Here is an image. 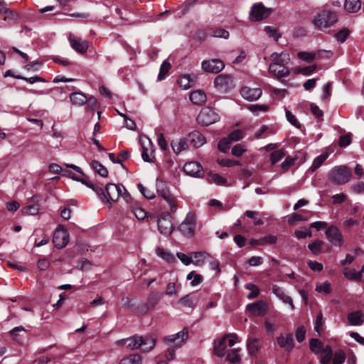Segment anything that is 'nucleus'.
<instances>
[{
    "label": "nucleus",
    "instance_id": "1",
    "mask_svg": "<svg viewBox=\"0 0 364 364\" xmlns=\"http://www.w3.org/2000/svg\"><path fill=\"white\" fill-rule=\"evenodd\" d=\"M271 63L268 68V72L272 76L280 80L290 75V70L287 67L291 58L287 52H274L269 55Z\"/></svg>",
    "mask_w": 364,
    "mask_h": 364
},
{
    "label": "nucleus",
    "instance_id": "2",
    "mask_svg": "<svg viewBox=\"0 0 364 364\" xmlns=\"http://www.w3.org/2000/svg\"><path fill=\"white\" fill-rule=\"evenodd\" d=\"M338 21L336 11L332 9H323L317 13L312 20L314 26L320 31L333 26Z\"/></svg>",
    "mask_w": 364,
    "mask_h": 364
},
{
    "label": "nucleus",
    "instance_id": "3",
    "mask_svg": "<svg viewBox=\"0 0 364 364\" xmlns=\"http://www.w3.org/2000/svg\"><path fill=\"white\" fill-rule=\"evenodd\" d=\"M188 338V331L185 328L176 334L170 335L164 338L165 341L169 344H173L168 348L165 355L168 360H171L175 358L176 349L180 348Z\"/></svg>",
    "mask_w": 364,
    "mask_h": 364
},
{
    "label": "nucleus",
    "instance_id": "4",
    "mask_svg": "<svg viewBox=\"0 0 364 364\" xmlns=\"http://www.w3.org/2000/svg\"><path fill=\"white\" fill-rule=\"evenodd\" d=\"M351 178V171L346 166L333 167L328 173V179L336 185H342L348 183Z\"/></svg>",
    "mask_w": 364,
    "mask_h": 364
},
{
    "label": "nucleus",
    "instance_id": "5",
    "mask_svg": "<svg viewBox=\"0 0 364 364\" xmlns=\"http://www.w3.org/2000/svg\"><path fill=\"white\" fill-rule=\"evenodd\" d=\"M226 341L229 347L233 346L238 342V336L235 333L226 334L223 338L218 339L214 341L213 352L214 354L219 357L223 358L226 353Z\"/></svg>",
    "mask_w": 364,
    "mask_h": 364
},
{
    "label": "nucleus",
    "instance_id": "6",
    "mask_svg": "<svg viewBox=\"0 0 364 364\" xmlns=\"http://www.w3.org/2000/svg\"><path fill=\"white\" fill-rule=\"evenodd\" d=\"M156 190L159 196L162 197L164 200L168 204L170 211L175 213L177 210V203L176 198L170 193L169 190L166 187L163 181L156 180Z\"/></svg>",
    "mask_w": 364,
    "mask_h": 364
},
{
    "label": "nucleus",
    "instance_id": "7",
    "mask_svg": "<svg viewBox=\"0 0 364 364\" xmlns=\"http://www.w3.org/2000/svg\"><path fill=\"white\" fill-rule=\"evenodd\" d=\"M220 116L213 109L204 107L197 117V122L202 126H209L219 121Z\"/></svg>",
    "mask_w": 364,
    "mask_h": 364
},
{
    "label": "nucleus",
    "instance_id": "8",
    "mask_svg": "<svg viewBox=\"0 0 364 364\" xmlns=\"http://www.w3.org/2000/svg\"><path fill=\"white\" fill-rule=\"evenodd\" d=\"M196 225V216L193 213H188L184 220L178 226V230L183 235L191 238L194 235Z\"/></svg>",
    "mask_w": 364,
    "mask_h": 364
},
{
    "label": "nucleus",
    "instance_id": "9",
    "mask_svg": "<svg viewBox=\"0 0 364 364\" xmlns=\"http://www.w3.org/2000/svg\"><path fill=\"white\" fill-rule=\"evenodd\" d=\"M162 296V294L159 292H151L147 297V302L139 306L136 311L140 314H146L149 310L154 309L159 304Z\"/></svg>",
    "mask_w": 364,
    "mask_h": 364
},
{
    "label": "nucleus",
    "instance_id": "10",
    "mask_svg": "<svg viewBox=\"0 0 364 364\" xmlns=\"http://www.w3.org/2000/svg\"><path fill=\"white\" fill-rule=\"evenodd\" d=\"M271 14V9L265 8L262 4H254L250 12V19L252 21H259L267 18Z\"/></svg>",
    "mask_w": 364,
    "mask_h": 364
},
{
    "label": "nucleus",
    "instance_id": "11",
    "mask_svg": "<svg viewBox=\"0 0 364 364\" xmlns=\"http://www.w3.org/2000/svg\"><path fill=\"white\" fill-rule=\"evenodd\" d=\"M69 242V234L67 230L59 226L53 234V242L55 247L61 249L65 247Z\"/></svg>",
    "mask_w": 364,
    "mask_h": 364
},
{
    "label": "nucleus",
    "instance_id": "12",
    "mask_svg": "<svg viewBox=\"0 0 364 364\" xmlns=\"http://www.w3.org/2000/svg\"><path fill=\"white\" fill-rule=\"evenodd\" d=\"M201 67L205 72L216 74L224 69L225 63L219 59H210L203 60Z\"/></svg>",
    "mask_w": 364,
    "mask_h": 364
},
{
    "label": "nucleus",
    "instance_id": "13",
    "mask_svg": "<svg viewBox=\"0 0 364 364\" xmlns=\"http://www.w3.org/2000/svg\"><path fill=\"white\" fill-rule=\"evenodd\" d=\"M327 239L335 246H341L343 242V236L338 228L334 225L329 226L326 230Z\"/></svg>",
    "mask_w": 364,
    "mask_h": 364
},
{
    "label": "nucleus",
    "instance_id": "14",
    "mask_svg": "<svg viewBox=\"0 0 364 364\" xmlns=\"http://www.w3.org/2000/svg\"><path fill=\"white\" fill-rule=\"evenodd\" d=\"M158 229L161 234L168 236L172 232L173 224L169 213H166L158 220Z\"/></svg>",
    "mask_w": 364,
    "mask_h": 364
},
{
    "label": "nucleus",
    "instance_id": "15",
    "mask_svg": "<svg viewBox=\"0 0 364 364\" xmlns=\"http://www.w3.org/2000/svg\"><path fill=\"white\" fill-rule=\"evenodd\" d=\"M183 171L189 176L194 177H202L203 170L201 165L196 161H190L183 166Z\"/></svg>",
    "mask_w": 364,
    "mask_h": 364
},
{
    "label": "nucleus",
    "instance_id": "16",
    "mask_svg": "<svg viewBox=\"0 0 364 364\" xmlns=\"http://www.w3.org/2000/svg\"><path fill=\"white\" fill-rule=\"evenodd\" d=\"M240 94L244 99L248 101H255L262 96V90L259 87H243L240 90Z\"/></svg>",
    "mask_w": 364,
    "mask_h": 364
},
{
    "label": "nucleus",
    "instance_id": "17",
    "mask_svg": "<svg viewBox=\"0 0 364 364\" xmlns=\"http://www.w3.org/2000/svg\"><path fill=\"white\" fill-rule=\"evenodd\" d=\"M69 41L71 47L77 53L85 54L89 47L88 42L78 37H72L70 36Z\"/></svg>",
    "mask_w": 364,
    "mask_h": 364
},
{
    "label": "nucleus",
    "instance_id": "18",
    "mask_svg": "<svg viewBox=\"0 0 364 364\" xmlns=\"http://www.w3.org/2000/svg\"><path fill=\"white\" fill-rule=\"evenodd\" d=\"M247 310L255 316H262L267 311V304L262 301H257L247 306Z\"/></svg>",
    "mask_w": 364,
    "mask_h": 364
},
{
    "label": "nucleus",
    "instance_id": "19",
    "mask_svg": "<svg viewBox=\"0 0 364 364\" xmlns=\"http://www.w3.org/2000/svg\"><path fill=\"white\" fill-rule=\"evenodd\" d=\"M142 337L136 335L117 341V344L125 346L127 349L134 350L141 346Z\"/></svg>",
    "mask_w": 364,
    "mask_h": 364
},
{
    "label": "nucleus",
    "instance_id": "20",
    "mask_svg": "<svg viewBox=\"0 0 364 364\" xmlns=\"http://www.w3.org/2000/svg\"><path fill=\"white\" fill-rule=\"evenodd\" d=\"M124 190V186L122 184L108 183L106 186V193L109 198L112 201H117Z\"/></svg>",
    "mask_w": 364,
    "mask_h": 364
},
{
    "label": "nucleus",
    "instance_id": "21",
    "mask_svg": "<svg viewBox=\"0 0 364 364\" xmlns=\"http://www.w3.org/2000/svg\"><path fill=\"white\" fill-rule=\"evenodd\" d=\"M277 343L280 348H284L287 351H291L294 347L293 335L287 333L286 335L281 334L277 338Z\"/></svg>",
    "mask_w": 364,
    "mask_h": 364
},
{
    "label": "nucleus",
    "instance_id": "22",
    "mask_svg": "<svg viewBox=\"0 0 364 364\" xmlns=\"http://www.w3.org/2000/svg\"><path fill=\"white\" fill-rule=\"evenodd\" d=\"M188 141L195 148H199L205 144V136L198 131H193L186 136Z\"/></svg>",
    "mask_w": 364,
    "mask_h": 364
},
{
    "label": "nucleus",
    "instance_id": "23",
    "mask_svg": "<svg viewBox=\"0 0 364 364\" xmlns=\"http://www.w3.org/2000/svg\"><path fill=\"white\" fill-rule=\"evenodd\" d=\"M272 293L284 304H289L291 309H294L292 299L285 294L282 288L277 285H274L272 287Z\"/></svg>",
    "mask_w": 364,
    "mask_h": 364
},
{
    "label": "nucleus",
    "instance_id": "24",
    "mask_svg": "<svg viewBox=\"0 0 364 364\" xmlns=\"http://www.w3.org/2000/svg\"><path fill=\"white\" fill-rule=\"evenodd\" d=\"M171 146L173 151L176 154H179L182 151L186 150L188 148L187 137L173 140L171 143Z\"/></svg>",
    "mask_w": 364,
    "mask_h": 364
},
{
    "label": "nucleus",
    "instance_id": "25",
    "mask_svg": "<svg viewBox=\"0 0 364 364\" xmlns=\"http://www.w3.org/2000/svg\"><path fill=\"white\" fill-rule=\"evenodd\" d=\"M232 83V78L228 75H219L214 80V85L216 87L220 89H226L230 87Z\"/></svg>",
    "mask_w": 364,
    "mask_h": 364
},
{
    "label": "nucleus",
    "instance_id": "26",
    "mask_svg": "<svg viewBox=\"0 0 364 364\" xmlns=\"http://www.w3.org/2000/svg\"><path fill=\"white\" fill-rule=\"evenodd\" d=\"M348 320L351 326H360L364 323V314L361 311H356L348 314Z\"/></svg>",
    "mask_w": 364,
    "mask_h": 364
},
{
    "label": "nucleus",
    "instance_id": "27",
    "mask_svg": "<svg viewBox=\"0 0 364 364\" xmlns=\"http://www.w3.org/2000/svg\"><path fill=\"white\" fill-rule=\"evenodd\" d=\"M189 98L191 102L197 105H203L207 100L205 93L200 90L191 92Z\"/></svg>",
    "mask_w": 364,
    "mask_h": 364
},
{
    "label": "nucleus",
    "instance_id": "28",
    "mask_svg": "<svg viewBox=\"0 0 364 364\" xmlns=\"http://www.w3.org/2000/svg\"><path fill=\"white\" fill-rule=\"evenodd\" d=\"M240 351V348H226V360L231 364H239L241 361Z\"/></svg>",
    "mask_w": 364,
    "mask_h": 364
},
{
    "label": "nucleus",
    "instance_id": "29",
    "mask_svg": "<svg viewBox=\"0 0 364 364\" xmlns=\"http://www.w3.org/2000/svg\"><path fill=\"white\" fill-rule=\"evenodd\" d=\"M344 8L348 13H356L361 8V2L360 0H346Z\"/></svg>",
    "mask_w": 364,
    "mask_h": 364
},
{
    "label": "nucleus",
    "instance_id": "30",
    "mask_svg": "<svg viewBox=\"0 0 364 364\" xmlns=\"http://www.w3.org/2000/svg\"><path fill=\"white\" fill-rule=\"evenodd\" d=\"M70 99L73 104L77 106L84 105L87 101V97L82 92L71 93Z\"/></svg>",
    "mask_w": 364,
    "mask_h": 364
},
{
    "label": "nucleus",
    "instance_id": "31",
    "mask_svg": "<svg viewBox=\"0 0 364 364\" xmlns=\"http://www.w3.org/2000/svg\"><path fill=\"white\" fill-rule=\"evenodd\" d=\"M156 342V338L154 336L150 335L147 336L145 338L142 337V342L141 345V348L144 351H149L151 350Z\"/></svg>",
    "mask_w": 364,
    "mask_h": 364
},
{
    "label": "nucleus",
    "instance_id": "32",
    "mask_svg": "<svg viewBox=\"0 0 364 364\" xmlns=\"http://www.w3.org/2000/svg\"><path fill=\"white\" fill-rule=\"evenodd\" d=\"M321 353L320 363L328 364L333 358V350L330 346H326Z\"/></svg>",
    "mask_w": 364,
    "mask_h": 364
},
{
    "label": "nucleus",
    "instance_id": "33",
    "mask_svg": "<svg viewBox=\"0 0 364 364\" xmlns=\"http://www.w3.org/2000/svg\"><path fill=\"white\" fill-rule=\"evenodd\" d=\"M343 274L344 277L351 281H361V272H356L354 269L345 268L343 269Z\"/></svg>",
    "mask_w": 364,
    "mask_h": 364
},
{
    "label": "nucleus",
    "instance_id": "34",
    "mask_svg": "<svg viewBox=\"0 0 364 364\" xmlns=\"http://www.w3.org/2000/svg\"><path fill=\"white\" fill-rule=\"evenodd\" d=\"M178 84L182 89L187 90L193 86L194 80L191 75H184L180 77Z\"/></svg>",
    "mask_w": 364,
    "mask_h": 364
},
{
    "label": "nucleus",
    "instance_id": "35",
    "mask_svg": "<svg viewBox=\"0 0 364 364\" xmlns=\"http://www.w3.org/2000/svg\"><path fill=\"white\" fill-rule=\"evenodd\" d=\"M156 254L157 255V256H159V257H161L167 262L171 263L175 261V257L173 255L161 247H157L156 248Z\"/></svg>",
    "mask_w": 364,
    "mask_h": 364
},
{
    "label": "nucleus",
    "instance_id": "36",
    "mask_svg": "<svg viewBox=\"0 0 364 364\" xmlns=\"http://www.w3.org/2000/svg\"><path fill=\"white\" fill-rule=\"evenodd\" d=\"M192 255H193V262L198 266L203 265L205 259L210 257L209 254L205 252H196Z\"/></svg>",
    "mask_w": 364,
    "mask_h": 364
},
{
    "label": "nucleus",
    "instance_id": "37",
    "mask_svg": "<svg viewBox=\"0 0 364 364\" xmlns=\"http://www.w3.org/2000/svg\"><path fill=\"white\" fill-rule=\"evenodd\" d=\"M247 348L250 354H255L259 349V339L256 338H249L247 341Z\"/></svg>",
    "mask_w": 364,
    "mask_h": 364
},
{
    "label": "nucleus",
    "instance_id": "38",
    "mask_svg": "<svg viewBox=\"0 0 364 364\" xmlns=\"http://www.w3.org/2000/svg\"><path fill=\"white\" fill-rule=\"evenodd\" d=\"M171 68V63L167 60H164L160 67L159 73L158 75L157 80L161 81L165 79L166 74L168 73Z\"/></svg>",
    "mask_w": 364,
    "mask_h": 364
},
{
    "label": "nucleus",
    "instance_id": "39",
    "mask_svg": "<svg viewBox=\"0 0 364 364\" xmlns=\"http://www.w3.org/2000/svg\"><path fill=\"white\" fill-rule=\"evenodd\" d=\"M315 290L319 294H328L331 291V285L328 281L317 283Z\"/></svg>",
    "mask_w": 364,
    "mask_h": 364
},
{
    "label": "nucleus",
    "instance_id": "40",
    "mask_svg": "<svg viewBox=\"0 0 364 364\" xmlns=\"http://www.w3.org/2000/svg\"><path fill=\"white\" fill-rule=\"evenodd\" d=\"M92 168L102 177H107L108 170L102 164L97 161H92L91 164Z\"/></svg>",
    "mask_w": 364,
    "mask_h": 364
},
{
    "label": "nucleus",
    "instance_id": "41",
    "mask_svg": "<svg viewBox=\"0 0 364 364\" xmlns=\"http://www.w3.org/2000/svg\"><path fill=\"white\" fill-rule=\"evenodd\" d=\"M309 348L314 353H318L324 348V346L318 339L312 338L309 342Z\"/></svg>",
    "mask_w": 364,
    "mask_h": 364
},
{
    "label": "nucleus",
    "instance_id": "42",
    "mask_svg": "<svg viewBox=\"0 0 364 364\" xmlns=\"http://www.w3.org/2000/svg\"><path fill=\"white\" fill-rule=\"evenodd\" d=\"M39 206L38 205H27L21 209L23 215H36L38 213Z\"/></svg>",
    "mask_w": 364,
    "mask_h": 364
},
{
    "label": "nucleus",
    "instance_id": "43",
    "mask_svg": "<svg viewBox=\"0 0 364 364\" xmlns=\"http://www.w3.org/2000/svg\"><path fill=\"white\" fill-rule=\"evenodd\" d=\"M328 155L327 154H321L318 156H317L313 161L310 170L311 171H316L322 164L327 159Z\"/></svg>",
    "mask_w": 364,
    "mask_h": 364
},
{
    "label": "nucleus",
    "instance_id": "44",
    "mask_svg": "<svg viewBox=\"0 0 364 364\" xmlns=\"http://www.w3.org/2000/svg\"><path fill=\"white\" fill-rule=\"evenodd\" d=\"M346 353L342 350H338L334 353H333V364H343L346 360Z\"/></svg>",
    "mask_w": 364,
    "mask_h": 364
},
{
    "label": "nucleus",
    "instance_id": "45",
    "mask_svg": "<svg viewBox=\"0 0 364 364\" xmlns=\"http://www.w3.org/2000/svg\"><path fill=\"white\" fill-rule=\"evenodd\" d=\"M323 243L322 240H316L308 245V248L312 254L317 255L321 252Z\"/></svg>",
    "mask_w": 364,
    "mask_h": 364
},
{
    "label": "nucleus",
    "instance_id": "46",
    "mask_svg": "<svg viewBox=\"0 0 364 364\" xmlns=\"http://www.w3.org/2000/svg\"><path fill=\"white\" fill-rule=\"evenodd\" d=\"M245 287L250 291V292L247 295V299H255L259 295V289L256 285L248 283L245 284Z\"/></svg>",
    "mask_w": 364,
    "mask_h": 364
},
{
    "label": "nucleus",
    "instance_id": "47",
    "mask_svg": "<svg viewBox=\"0 0 364 364\" xmlns=\"http://www.w3.org/2000/svg\"><path fill=\"white\" fill-rule=\"evenodd\" d=\"M316 65H311L304 68H298L295 70L294 73L296 74H301L303 75H310L316 70Z\"/></svg>",
    "mask_w": 364,
    "mask_h": 364
},
{
    "label": "nucleus",
    "instance_id": "48",
    "mask_svg": "<svg viewBox=\"0 0 364 364\" xmlns=\"http://www.w3.org/2000/svg\"><path fill=\"white\" fill-rule=\"evenodd\" d=\"M208 181L211 183L213 182L218 185H225L227 183L226 178H225L224 177L221 176L218 173L209 174Z\"/></svg>",
    "mask_w": 364,
    "mask_h": 364
},
{
    "label": "nucleus",
    "instance_id": "49",
    "mask_svg": "<svg viewBox=\"0 0 364 364\" xmlns=\"http://www.w3.org/2000/svg\"><path fill=\"white\" fill-rule=\"evenodd\" d=\"M294 234L299 239L310 238L312 236L311 230L304 227L299 230H296Z\"/></svg>",
    "mask_w": 364,
    "mask_h": 364
},
{
    "label": "nucleus",
    "instance_id": "50",
    "mask_svg": "<svg viewBox=\"0 0 364 364\" xmlns=\"http://www.w3.org/2000/svg\"><path fill=\"white\" fill-rule=\"evenodd\" d=\"M178 303L181 304L185 307L193 308L194 307V299L191 294H187L183 297L181 298Z\"/></svg>",
    "mask_w": 364,
    "mask_h": 364
},
{
    "label": "nucleus",
    "instance_id": "51",
    "mask_svg": "<svg viewBox=\"0 0 364 364\" xmlns=\"http://www.w3.org/2000/svg\"><path fill=\"white\" fill-rule=\"evenodd\" d=\"M188 280L191 281L192 286L195 287L200 284L203 281V277L200 274H196L194 271L191 272L186 277Z\"/></svg>",
    "mask_w": 364,
    "mask_h": 364
},
{
    "label": "nucleus",
    "instance_id": "52",
    "mask_svg": "<svg viewBox=\"0 0 364 364\" xmlns=\"http://www.w3.org/2000/svg\"><path fill=\"white\" fill-rule=\"evenodd\" d=\"M119 364H141V358L139 355H132L122 359Z\"/></svg>",
    "mask_w": 364,
    "mask_h": 364
},
{
    "label": "nucleus",
    "instance_id": "53",
    "mask_svg": "<svg viewBox=\"0 0 364 364\" xmlns=\"http://www.w3.org/2000/svg\"><path fill=\"white\" fill-rule=\"evenodd\" d=\"M247 108L255 115H258L260 112H267L269 109V107L266 105H250Z\"/></svg>",
    "mask_w": 364,
    "mask_h": 364
},
{
    "label": "nucleus",
    "instance_id": "54",
    "mask_svg": "<svg viewBox=\"0 0 364 364\" xmlns=\"http://www.w3.org/2000/svg\"><path fill=\"white\" fill-rule=\"evenodd\" d=\"M131 211L134 214L135 217L139 220H142L147 216V213L145 211V210L137 206H132Z\"/></svg>",
    "mask_w": 364,
    "mask_h": 364
},
{
    "label": "nucleus",
    "instance_id": "55",
    "mask_svg": "<svg viewBox=\"0 0 364 364\" xmlns=\"http://www.w3.org/2000/svg\"><path fill=\"white\" fill-rule=\"evenodd\" d=\"M284 151L282 149L277 150L272 152L270 155V161L272 165H274L279 162L284 156Z\"/></svg>",
    "mask_w": 364,
    "mask_h": 364
},
{
    "label": "nucleus",
    "instance_id": "56",
    "mask_svg": "<svg viewBox=\"0 0 364 364\" xmlns=\"http://www.w3.org/2000/svg\"><path fill=\"white\" fill-rule=\"evenodd\" d=\"M314 329L318 334L323 331V317L321 312L316 316Z\"/></svg>",
    "mask_w": 364,
    "mask_h": 364
},
{
    "label": "nucleus",
    "instance_id": "57",
    "mask_svg": "<svg viewBox=\"0 0 364 364\" xmlns=\"http://www.w3.org/2000/svg\"><path fill=\"white\" fill-rule=\"evenodd\" d=\"M230 143L237 141L243 137V133L240 129H236L230 133L227 136Z\"/></svg>",
    "mask_w": 364,
    "mask_h": 364
},
{
    "label": "nucleus",
    "instance_id": "58",
    "mask_svg": "<svg viewBox=\"0 0 364 364\" xmlns=\"http://www.w3.org/2000/svg\"><path fill=\"white\" fill-rule=\"evenodd\" d=\"M264 31L269 37L277 41L281 36L277 33V30L272 26H267L264 28Z\"/></svg>",
    "mask_w": 364,
    "mask_h": 364
},
{
    "label": "nucleus",
    "instance_id": "59",
    "mask_svg": "<svg viewBox=\"0 0 364 364\" xmlns=\"http://www.w3.org/2000/svg\"><path fill=\"white\" fill-rule=\"evenodd\" d=\"M297 56L299 59L310 63L316 58V54L308 52H299Z\"/></svg>",
    "mask_w": 364,
    "mask_h": 364
},
{
    "label": "nucleus",
    "instance_id": "60",
    "mask_svg": "<svg viewBox=\"0 0 364 364\" xmlns=\"http://www.w3.org/2000/svg\"><path fill=\"white\" fill-rule=\"evenodd\" d=\"M212 36L227 39L229 37V32L223 28H215L212 31Z\"/></svg>",
    "mask_w": 364,
    "mask_h": 364
},
{
    "label": "nucleus",
    "instance_id": "61",
    "mask_svg": "<svg viewBox=\"0 0 364 364\" xmlns=\"http://www.w3.org/2000/svg\"><path fill=\"white\" fill-rule=\"evenodd\" d=\"M349 33L350 32L348 28H343L335 34V38L338 42L343 43L348 38Z\"/></svg>",
    "mask_w": 364,
    "mask_h": 364
},
{
    "label": "nucleus",
    "instance_id": "62",
    "mask_svg": "<svg viewBox=\"0 0 364 364\" xmlns=\"http://www.w3.org/2000/svg\"><path fill=\"white\" fill-rule=\"evenodd\" d=\"M141 157L146 162H152V159L154 158V151L152 149L149 151L147 148L143 146Z\"/></svg>",
    "mask_w": 364,
    "mask_h": 364
},
{
    "label": "nucleus",
    "instance_id": "63",
    "mask_svg": "<svg viewBox=\"0 0 364 364\" xmlns=\"http://www.w3.org/2000/svg\"><path fill=\"white\" fill-rule=\"evenodd\" d=\"M245 151L246 149L245 146L241 144H238L232 147L231 153L233 156L240 157L245 152Z\"/></svg>",
    "mask_w": 364,
    "mask_h": 364
},
{
    "label": "nucleus",
    "instance_id": "64",
    "mask_svg": "<svg viewBox=\"0 0 364 364\" xmlns=\"http://www.w3.org/2000/svg\"><path fill=\"white\" fill-rule=\"evenodd\" d=\"M230 144V141H229L227 137H225L219 141L218 148L221 152L225 153L229 149Z\"/></svg>",
    "mask_w": 364,
    "mask_h": 364
}]
</instances>
